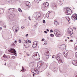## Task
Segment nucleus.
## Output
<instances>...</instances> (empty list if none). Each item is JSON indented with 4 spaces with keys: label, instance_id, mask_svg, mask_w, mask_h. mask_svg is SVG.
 <instances>
[{
    "label": "nucleus",
    "instance_id": "603ef678",
    "mask_svg": "<svg viewBox=\"0 0 77 77\" xmlns=\"http://www.w3.org/2000/svg\"><path fill=\"white\" fill-rule=\"evenodd\" d=\"M26 6H29V5L27 4L26 3Z\"/></svg>",
    "mask_w": 77,
    "mask_h": 77
},
{
    "label": "nucleus",
    "instance_id": "aec40b11",
    "mask_svg": "<svg viewBox=\"0 0 77 77\" xmlns=\"http://www.w3.org/2000/svg\"><path fill=\"white\" fill-rule=\"evenodd\" d=\"M37 12H34V14L33 15V17H34V18H36V17L37 16Z\"/></svg>",
    "mask_w": 77,
    "mask_h": 77
},
{
    "label": "nucleus",
    "instance_id": "13d9d810",
    "mask_svg": "<svg viewBox=\"0 0 77 77\" xmlns=\"http://www.w3.org/2000/svg\"><path fill=\"white\" fill-rule=\"evenodd\" d=\"M3 28L2 27H0V30H1Z\"/></svg>",
    "mask_w": 77,
    "mask_h": 77
},
{
    "label": "nucleus",
    "instance_id": "423d86ee",
    "mask_svg": "<svg viewBox=\"0 0 77 77\" xmlns=\"http://www.w3.org/2000/svg\"><path fill=\"white\" fill-rule=\"evenodd\" d=\"M60 49L63 51L66 48V45L65 44L62 45L60 46Z\"/></svg>",
    "mask_w": 77,
    "mask_h": 77
},
{
    "label": "nucleus",
    "instance_id": "6e6d98bb",
    "mask_svg": "<svg viewBox=\"0 0 77 77\" xmlns=\"http://www.w3.org/2000/svg\"><path fill=\"white\" fill-rule=\"evenodd\" d=\"M46 30L47 31V32H49V29H47Z\"/></svg>",
    "mask_w": 77,
    "mask_h": 77
},
{
    "label": "nucleus",
    "instance_id": "4468645a",
    "mask_svg": "<svg viewBox=\"0 0 77 77\" xmlns=\"http://www.w3.org/2000/svg\"><path fill=\"white\" fill-rule=\"evenodd\" d=\"M45 52L44 53L45 55H46L48 53H49V51H48V48H46L45 50Z\"/></svg>",
    "mask_w": 77,
    "mask_h": 77
},
{
    "label": "nucleus",
    "instance_id": "0e129e2a",
    "mask_svg": "<svg viewBox=\"0 0 77 77\" xmlns=\"http://www.w3.org/2000/svg\"><path fill=\"white\" fill-rule=\"evenodd\" d=\"M4 65H6V63H5Z\"/></svg>",
    "mask_w": 77,
    "mask_h": 77
},
{
    "label": "nucleus",
    "instance_id": "4c0bfd02",
    "mask_svg": "<svg viewBox=\"0 0 77 77\" xmlns=\"http://www.w3.org/2000/svg\"><path fill=\"white\" fill-rule=\"evenodd\" d=\"M43 23H44V24H45V20H44L43 21Z\"/></svg>",
    "mask_w": 77,
    "mask_h": 77
},
{
    "label": "nucleus",
    "instance_id": "e2e57ef3",
    "mask_svg": "<svg viewBox=\"0 0 77 77\" xmlns=\"http://www.w3.org/2000/svg\"><path fill=\"white\" fill-rule=\"evenodd\" d=\"M65 18L66 19H67V17H65Z\"/></svg>",
    "mask_w": 77,
    "mask_h": 77
},
{
    "label": "nucleus",
    "instance_id": "a19ab883",
    "mask_svg": "<svg viewBox=\"0 0 77 77\" xmlns=\"http://www.w3.org/2000/svg\"><path fill=\"white\" fill-rule=\"evenodd\" d=\"M19 43H21V40H19Z\"/></svg>",
    "mask_w": 77,
    "mask_h": 77
},
{
    "label": "nucleus",
    "instance_id": "c03bdc74",
    "mask_svg": "<svg viewBox=\"0 0 77 77\" xmlns=\"http://www.w3.org/2000/svg\"><path fill=\"white\" fill-rule=\"evenodd\" d=\"M1 11H3V12H4V11L3 10V9L2 8H1Z\"/></svg>",
    "mask_w": 77,
    "mask_h": 77
},
{
    "label": "nucleus",
    "instance_id": "e433bc0d",
    "mask_svg": "<svg viewBox=\"0 0 77 77\" xmlns=\"http://www.w3.org/2000/svg\"><path fill=\"white\" fill-rule=\"evenodd\" d=\"M29 40H25L24 41L26 42V43H27V42Z\"/></svg>",
    "mask_w": 77,
    "mask_h": 77
},
{
    "label": "nucleus",
    "instance_id": "79ce46f5",
    "mask_svg": "<svg viewBox=\"0 0 77 77\" xmlns=\"http://www.w3.org/2000/svg\"><path fill=\"white\" fill-rule=\"evenodd\" d=\"M3 26L4 28H6V25H4Z\"/></svg>",
    "mask_w": 77,
    "mask_h": 77
},
{
    "label": "nucleus",
    "instance_id": "7ed1b4c3",
    "mask_svg": "<svg viewBox=\"0 0 77 77\" xmlns=\"http://www.w3.org/2000/svg\"><path fill=\"white\" fill-rule=\"evenodd\" d=\"M14 16V14H10V15H8L7 16V19L10 20H12Z\"/></svg>",
    "mask_w": 77,
    "mask_h": 77
},
{
    "label": "nucleus",
    "instance_id": "864d4df0",
    "mask_svg": "<svg viewBox=\"0 0 77 77\" xmlns=\"http://www.w3.org/2000/svg\"><path fill=\"white\" fill-rule=\"evenodd\" d=\"M12 58H13V59H15V56H12Z\"/></svg>",
    "mask_w": 77,
    "mask_h": 77
},
{
    "label": "nucleus",
    "instance_id": "bb28decb",
    "mask_svg": "<svg viewBox=\"0 0 77 77\" xmlns=\"http://www.w3.org/2000/svg\"><path fill=\"white\" fill-rule=\"evenodd\" d=\"M75 50H77V43H75Z\"/></svg>",
    "mask_w": 77,
    "mask_h": 77
},
{
    "label": "nucleus",
    "instance_id": "37998d69",
    "mask_svg": "<svg viewBox=\"0 0 77 77\" xmlns=\"http://www.w3.org/2000/svg\"><path fill=\"white\" fill-rule=\"evenodd\" d=\"M28 18H29V20H30V21H31V19H30V17H28Z\"/></svg>",
    "mask_w": 77,
    "mask_h": 77
},
{
    "label": "nucleus",
    "instance_id": "052dcab7",
    "mask_svg": "<svg viewBox=\"0 0 77 77\" xmlns=\"http://www.w3.org/2000/svg\"><path fill=\"white\" fill-rule=\"evenodd\" d=\"M46 16L47 17H49V14H48V16H47V15H46Z\"/></svg>",
    "mask_w": 77,
    "mask_h": 77
},
{
    "label": "nucleus",
    "instance_id": "a211bd4d",
    "mask_svg": "<svg viewBox=\"0 0 77 77\" xmlns=\"http://www.w3.org/2000/svg\"><path fill=\"white\" fill-rule=\"evenodd\" d=\"M50 53H48L46 55H45V56H46V58L47 59H48L49 58V57L50 56Z\"/></svg>",
    "mask_w": 77,
    "mask_h": 77
},
{
    "label": "nucleus",
    "instance_id": "ddd939ff",
    "mask_svg": "<svg viewBox=\"0 0 77 77\" xmlns=\"http://www.w3.org/2000/svg\"><path fill=\"white\" fill-rule=\"evenodd\" d=\"M53 8L54 10H56L57 9V5L55 4L52 5Z\"/></svg>",
    "mask_w": 77,
    "mask_h": 77
},
{
    "label": "nucleus",
    "instance_id": "58836bf2",
    "mask_svg": "<svg viewBox=\"0 0 77 77\" xmlns=\"http://www.w3.org/2000/svg\"><path fill=\"white\" fill-rule=\"evenodd\" d=\"M75 56L76 58H77V53L76 52V53L75 54Z\"/></svg>",
    "mask_w": 77,
    "mask_h": 77
},
{
    "label": "nucleus",
    "instance_id": "f257e3e1",
    "mask_svg": "<svg viewBox=\"0 0 77 77\" xmlns=\"http://www.w3.org/2000/svg\"><path fill=\"white\" fill-rule=\"evenodd\" d=\"M64 11L66 15H71V10L69 8H66L64 9Z\"/></svg>",
    "mask_w": 77,
    "mask_h": 77
},
{
    "label": "nucleus",
    "instance_id": "c85d7f7f",
    "mask_svg": "<svg viewBox=\"0 0 77 77\" xmlns=\"http://www.w3.org/2000/svg\"><path fill=\"white\" fill-rule=\"evenodd\" d=\"M44 42H45V43L43 44V45H47V41H45Z\"/></svg>",
    "mask_w": 77,
    "mask_h": 77
},
{
    "label": "nucleus",
    "instance_id": "0eeeda50",
    "mask_svg": "<svg viewBox=\"0 0 77 77\" xmlns=\"http://www.w3.org/2000/svg\"><path fill=\"white\" fill-rule=\"evenodd\" d=\"M33 71H34L35 72L34 73L35 74H38L39 73V71L38 70V68H37L35 67L34 68Z\"/></svg>",
    "mask_w": 77,
    "mask_h": 77
},
{
    "label": "nucleus",
    "instance_id": "7c9ffc66",
    "mask_svg": "<svg viewBox=\"0 0 77 77\" xmlns=\"http://www.w3.org/2000/svg\"><path fill=\"white\" fill-rule=\"evenodd\" d=\"M3 57L5 58H8V57L5 55V54L3 56Z\"/></svg>",
    "mask_w": 77,
    "mask_h": 77
},
{
    "label": "nucleus",
    "instance_id": "cd10ccee",
    "mask_svg": "<svg viewBox=\"0 0 77 77\" xmlns=\"http://www.w3.org/2000/svg\"><path fill=\"white\" fill-rule=\"evenodd\" d=\"M34 1L36 3H38L40 1L39 0H34Z\"/></svg>",
    "mask_w": 77,
    "mask_h": 77
},
{
    "label": "nucleus",
    "instance_id": "774afa93",
    "mask_svg": "<svg viewBox=\"0 0 77 77\" xmlns=\"http://www.w3.org/2000/svg\"><path fill=\"white\" fill-rule=\"evenodd\" d=\"M23 77H26L25 76H23Z\"/></svg>",
    "mask_w": 77,
    "mask_h": 77
},
{
    "label": "nucleus",
    "instance_id": "39448f33",
    "mask_svg": "<svg viewBox=\"0 0 77 77\" xmlns=\"http://www.w3.org/2000/svg\"><path fill=\"white\" fill-rule=\"evenodd\" d=\"M8 51L12 53H14V54H17V53L16 52V51L14 48H11L10 49L8 50Z\"/></svg>",
    "mask_w": 77,
    "mask_h": 77
},
{
    "label": "nucleus",
    "instance_id": "412c9836",
    "mask_svg": "<svg viewBox=\"0 0 77 77\" xmlns=\"http://www.w3.org/2000/svg\"><path fill=\"white\" fill-rule=\"evenodd\" d=\"M57 56H58V57H60L61 58L63 57L62 54L60 53H58V54H57Z\"/></svg>",
    "mask_w": 77,
    "mask_h": 77
},
{
    "label": "nucleus",
    "instance_id": "2f4dec72",
    "mask_svg": "<svg viewBox=\"0 0 77 77\" xmlns=\"http://www.w3.org/2000/svg\"><path fill=\"white\" fill-rule=\"evenodd\" d=\"M21 29H25V27H24L23 26H22L21 27Z\"/></svg>",
    "mask_w": 77,
    "mask_h": 77
},
{
    "label": "nucleus",
    "instance_id": "f704fd0d",
    "mask_svg": "<svg viewBox=\"0 0 77 77\" xmlns=\"http://www.w3.org/2000/svg\"><path fill=\"white\" fill-rule=\"evenodd\" d=\"M12 46H13V47H15V45L14 43L12 45Z\"/></svg>",
    "mask_w": 77,
    "mask_h": 77
},
{
    "label": "nucleus",
    "instance_id": "9d476101",
    "mask_svg": "<svg viewBox=\"0 0 77 77\" xmlns=\"http://www.w3.org/2000/svg\"><path fill=\"white\" fill-rule=\"evenodd\" d=\"M72 63L75 66H77V60L74 61L73 60L72 61Z\"/></svg>",
    "mask_w": 77,
    "mask_h": 77
},
{
    "label": "nucleus",
    "instance_id": "de8ad7c7",
    "mask_svg": "<svg viewBox=\"0 0 77 77\" xmlns=\"http://www.w3.org/2000/svg\"><path fill=\"white\" fill-rule=\"evenodd\" d=\"M44 33H48L47 32L45 31H44Z\"/></svg>",
    "mask_w": 77,
    "mask_h": 77
},
{
    "label": "nucleus",
    "instance_id": "4d7b16f0",
    "mask_svg": "<svg viewBox=\"0 0 77 77\" xmlns=\"http://www.w3.org/2000/svg\"><path fill=\"white\" fill-rule=\"evenodd\" d=\"M46 66H48V63H47L46 64Z\"/></svg>",
    "mask_w": 77,
    "mask_h": 77
},
{
    "label": "nucleus",
    "instance_id": "6ab92c4d",
    "mask_svg": "<svg viewBox=\"0 0 77 77\" xmlns=\"http://www.w3.org/2000/svg\"><path fill=\"white\" fill-rule=\"evenodd\" d=\"M58 31L56 30H55L54 32V33L55 35H57V36L59 35V34H58Z\"/></svg>",
    "mask_w": 77,
    "mask_h": 77
},
{
    "label": "nucleus",
    "instance_id": "1a4fd4ad",
    "mask_svg": "<svg viewBox=\"0 0 77 77\" xmlns=\"http://www.w3.org/2000/svg\"><path fill=\"white\" fill-rule=\"evenodd\" d=\"M13 8H9L8 10V13L9 14H11V13H12L14 11V10H12Z\"/></svg>",
    "mask_w": 77,
    "mask_h": 77
},
{
    "label": "nucleus",
    "instance_id": "a878e982",
    "mask_svg": "<svg viewBox=\"0 0 77 77\" xmlns=\"http://www.w3.org/2000/svg\"><path fill=\"white\" fill-rule=\"evenodd\" d=\"M39 63L40 65L42 66V65H44V62H43L42 61H39Z\"/></svg>",
    "mask_w": 77,
    "mask_h": 77
},
{
    "label": "nucleus",
    "instance_id": "dca6fc26",
    "mask_svg": "<svg viewBox=\"0 0 77 77\" xmlns=\"http://www.w3.org/2000/svg\"><path fill=\"white\" fill-rule=\"evenodd\" d=\"M38 44V43L37 42H34V43L33 44V45H32V47L33 48H35V47H36V46H37V44Z\"/></svg>",
    "mask_w": 77,
    "mask_h": 77
},
{
    "label": "nucleus",
    "instance_id": "b1692460",
    "mask_svg": "<svg viewBox=\"0 0 77 77\" xmlns=\"http://www.w3.org/2000/svg\"><path fill=\"white\" fill-rule=\"evenodd\" d=\"M17 27L16 26H14V27H12L13 29H14V30H15V32H18V30L16 29L15 28V27Z\"/></svg>",
    "mask_w": 77,
    "mask_h": 77
},
{
    "label": "nucleus",
    "instance_id": "09e8293b",
    "mask_svg": "<svg viewBox=\"0 0 77 77\" xmlns=\"http://www.w3.org/2000/svg\"><path fill=\"white\" fill-rule=\"evenodd\" d=\"M28 42H29V43H31V41L30 40H28Z\"/></svg>",
    "mask_w": 77,
    "mask_h": 77
},
{
    "label": "nucleus",
    "instance_id": "680f3d73",
    "mask_svg": "<svg viewBox=\"0 0 77 77\" xmlns=\"http://www.w3.org/2000/svg\"><path fill=\"white\" fill-rule=\"evenodd\" d=\"M33 74V77H35V74Z\"/></svg>",
    "mask_w": 77,
    "mask_h": 77
},
{
    "label": "nucleus",
    "instance_id": "72a5a7b5",
    "mask_svg": "<svg viewBox=\"0 0 77 77\" xmlns=\"http://www.w3.org/2000/svg\"><path fill=\"white\" fill-rule=\"evenodd\" d=\"M59 3L60 5H62L63 4V3H62V2H60V1H59Z\"/></svg>",
    "mask_w": 77,
    "mask_h": 77
},
{
    "label": "nucleus",
    "instance_id": "f3484780",
    "mask_svg": "<svg viewBox=\"0 0 77 77\" xmlns=\"http://www.w3.org/2000/svg\"><path fill=\"white\" fill-rule=\"evenodd\" d=\"M40 16H41V14H40V13H39V12H37L36 18H37V19L39 17H40Z\"/></svg>",
    "mask_w": 77,
    "mask_h": 77
},
{
    "label": "nucleus",
    "instance_id": "2eb2a0df",
    "mask_svg": "<svg viewBox=\"0 0 77 77\" xmlns=\"http://www.w3.org/2000/svg\"><path fill=\"white\" fill-rule=\"evenodd\" d=\"M56 59L57 60H59L60 61V62H62V60L61 59V58H60V57H58L57 55L56 57Z\"/></svg>",
    "mask_w": 77,
    "mask_h": 77
},
{
    "label": "nucleus",
    "instance_id": "69168bd1",
    "mask_svg": "<svg viewBox=\"0 0 77 77\" xmlns=\"http://www.w3.org/2000/svg\"><path fill=\"white\" fill-rule=\"evenodd\" d=\"M27 56H29V54H27Z\"/></svg>",
    "mask_w": 77,
    "mask_h": 77
},
{
    "label": "nucleus",
    "instance_id": "20e7f679",
    "mask_svg": "<svg viewBox=\"0 0 77 77\" xmlns=\"http://www.w3.org/2000/svg\"><path fill=\"white\" fill-rule=\"evenodd\" d=\"M39 55L38 52L35 53L34 55L32 56V57L35 60H38L39 59V58L37 57V56Z\"/></svg>",
    "mask_w": 77,
    "mask_h": 77
},
{
    "label": "nucleus",
    "instance_id": "ea45409f",
    "mask_svg": "<svg viewBox=\"0 0 77 77\" xmlns=\"http://www.w3.org/2000/svg\"><path fill=\"white\" fill-rule=\"evenodd\" d=\"M45 40V39L44 38H42V41H44Z\"/></svg>",
    "mask_w": 77,
    "mask_h": 77
},
{
    "label": "nucleus",
    "instance_id": "f8f14e48",
    "mask_svg": "<svg viewBox=\"0 0 77 77\" xmlns=\"http://www.w3.org/2000/svg\"><path fill=\"white\" fill-rule=\"evenodd\" d=\"M43 5H45V6L47 9V8H48V5H49V4H48V2H46L45 3H43Z\"/></svg>",
    "mask_w": 77,
    "mask_h": 77
},
{
    "label": "nucleus",
    "instance_id": "393cba45",
    "mask_svg": "<svg viewBox=\"0 0 77 77\" xmlns=\"http://www.w3.org/2000/svg\"><path fill=\"white\" fill-rule=\"evenodd\" d=\"M22 69L20 71V72L23 71V72H24L25 71H26V69H24L23 66L22 67Z\"/></svg>",
    "mask_w": 77,
    "mask_h": 77
},
{
    "label": "nucleus",
    "instance_id": "4be33fe9",
    "mask_svg": "<svg viewBox=\"0 0 77 77\" xmlns=\"http://www.w3.org/2000/svg\"><path fill=\"white\" fill-rule=\"evenodd\" d=\"M54 24L55 26H57L59 25V22L56 21V20L54 21Z\"/></svg>",
    "mask_w": 77,
    "mask_h": 77
},
{
    "label": "nucleus",
    "instance_id": "338daca9",
    "mask_svg": "<svg viewBox=\"0 0 77 77\" xmlns=\"http://www.w3.org/2000/svg\"><path fill=\"white\" fill-rule=\"evenodd\" d=\"M75 77H77V75L75 76Z\"/></svg>",
    "mask_w": 77,
    "mask_h": 77
},
{
    "label": "nucleus",
    "instance_id": "9b49d317",
    "mask_svg": "<svg viewBox=\"0 0 77 77\" xmlns=\"http://www.w3.org/2000/svg\"><path fill=\"white\" fill-rule=\"evenodd\" d=\"M68 51L67 50H65L64 53V56L65 57H66L67 56V55H68Z\"/></svg>",
    "mask_w": 77,
    "mask_h": 77
},
{
    "label": "nucleus",
    "instance_id": "c9c22d12",
    "mask_svg": "<svg viewBox=\"0 0 77 77\" xmlns=\"http://www.w3.org/2000/svg\"><path fill=\"white\" fill-rule=\"evenodd\" d=\"M60 1L62 3H63V0H60Z\"/></svg>",
    "mask_w": 77,
    "mask_h": 77
},
{
    "label": "nucleus",
    "instance_id": "5fc2aeb1",
    "mask_svg": "<svg viewBox=\"0 0 77 77\" xmlns=\"http://www.w3.org/2000/svg\"><path fill=\"white\" fill-rule=\"evenodd\" d=\"M73 29H75V30H76L77 29V28H76L75 27H74Z\"/></svg>",
    "mask_w": 77,
    "mask_h": 77
},
{
    "label": "nucleus",
    "instance_id": "f03ea898",
    "mask_svg": "<svg viewBox=\"0 0 77 77\" xmlns=\"http://www.w3.org/2000/svg\"><path fill=\"white\" fill-rule=\"evenodd\" d=\"M71 19L73 21H75L77 20V15L76 14H72L71 17Z\"/></svg>",
    "mask_w": 77,
    "mask_h": 77
},
{
    "label": "nucleus",
    "instance_id": "a18cd8bd",
    "mask_svg": "<svg viewBox=\"0 0 77 77\" xmlns=\"http://www.w3.org/2000/svg\"><path fill=\"white\" fill-rule=\"evenodd\" d=\"M53 29H51L50 30V32L51 33V32H53Z\"/></svg>",
    "mask_w": 77,
    "mask_h": 77
},
{
    "label": "nucleus",
    "instance_id": "49530a36",
    "mask_svg": "<svg viewBox=\"0 0 77 77\" xmlns=\"http://www.w3.org/2000/svg\"><path fill=\"white\" fill-rule=\"evenodd\" d=\"M31 71L32 73H34V72H33V70L32 69H31Z\"/></svg>",
    "mask_w": 77,
    "mask_h": 77
},
{
    "label": "nucleus",
    "instance_id": "3c124183",
    "mask_svg": "<svg viewBox=\"0 0 77 77\" xmlns=\"http://www.w3.org/2000/svg\"><path fill=\"white\" fill-rule=\"evenodd\" d=\"M70 42H73V40H70Z\"/></svg>",
    "mask_w": 77,
    "mask_h": 77
},
{
    "label": "nucleus",
    "instance_id": "473e14b6",
    "mask_svg": "<svg viewBox=\"0 0 77 77\" xmlns=\"http://www.w3.org/2000/svg\"><path fill=\"white\" fill-rule=\"evenodd\" d=\"M50 36L53 38L54 36V35L53 34H50Z\"/></svg>",
    "mask_w": 77,
    "mask_h": 77
},
{
    "label": "nucleus",
    "instance_id": "6e6552de",
    "mask_svg": "<svg viewBox=\"0 0 77 77\" xmlns=\"http://www.w3.org/2000/svg\"><path fill=\"white\" fill-rule=\"evenodd\" d=\"M68 34H69L70 35V36H71L72 35V33H73V32L71 31V29H68Z\"/></svg>",
    "mask_w": 77,
    "mask_h": 77
},
{
    "label": "nucleus",
    "instance_id": "8fccbe9b",
    "mask_svg": "<svg viewBox=\"0 0 77 77\" xmlns=\"http://www.w3.org/2000/svg\"><path fill=\"white\" fill-rule=\"evenodd\" d=\"M28 35H29V34H26V35H25V36L26 37H27V36H28Z\"/></svg>",
    "mask_w": 77,
    "mask_h": 77
},
{
    "label": "nucleus",
    "instance_id": "5701e85b",
    "mask_svg": "<svg viewBox=\"0 0 77 77\" xmlns=\"http://www.w3.org/2000/svg\"><path fill=\"white\" fill-rule=\"evenodd\" d=\"M42 10H43V11H45L47 8L44 5L42 7Z\"/></svg>",
    "mask_w": 77,
    "mask_h": 77
},
{
    "label": "nucleus",
    "instance_id": "bf43d9fd",
    "mask_svg": "<svg viewBox=\"0 0 77 77\" xmlns=\"http://www.w3.org/2000/svg\"><path fill=\"white\" fill-rule=\"evenodd\" d=\"M14 42H15V43H16L17 42V41H16V40H15V41H14Z\"/></svg>",
    "mask_w": 77,
    "mask_h": 77
},
{
    "label": "nucleus",
    "instance_id": "c756f323",
    "mask_svg": "<svg viewBox=\"0 0 77 77\" xmlns=\"http://www.w3.org/2000/svg\"><path fill=\"white\" fill-rule=\"evenodd\" d=\"M18 11L20 12H22V10L20 8H19L18 9Z\"/></svg>",
    "mask_w": 77,
    "mask_h": 77
}]
</instances>
